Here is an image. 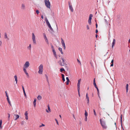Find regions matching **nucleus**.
Segmentation results:
<instances>
[{
	"label": "nucleus",
	"mask_w": 130,
	"mask_h": 130,
	"mask_svg": "<svg viewBox=\"0 0 130 130\" xmlns=\"http://www.w3.org/2000/svg\"><path fill=\"white\" fill-rule=\"evenodd\" d=\"M30 66V63L28 61H26L25 63L23 66V71L27 76H29V74L27 71L26 69L27 68Z\"/></svg>",
	"instance_id": "f257e3e1"
},
{
	"label": "nucleus",
	"mask_w": 130,
	"mask_h": 130,
	"mask_svg": "<svg viewBox=\"0 0 130 130\" xmlns=\"http://www.w3.org/2000/svg\"><path fill=\"white\" fill-rule=\"evenodd\" d=\"M44 3L46 6L49 9H50V3L49 1L48 0H45Z\"/></svg>",
	"instance_id": "f03ea898"
},
{
	"label": "nucleus",
	"mask_w": 130,
	"mask_h": 130,
	"mask_svg": "<svg viewBox=\"0 0 130 130\" xmlns=\"http://www.w3.org/2000/svg\"><path fill=\"white\" fill-rule=\"evenodd\" d=\"M45 21L46 22V24L47 26H48V27L52 31H53V29L52 27L50 24V23L49 21H48L47 18H45Z\"/></svg>",
	"instance_id": "7ed1b4c3"
},
{
	"label": "nucleus",
	"mask_w": 130,
	"mask_h": 130,
	"mask_svg": "<svg viewBox=\"0 0 130 130\" xmlns=\"http://www.w3.org/2000/svg\"><path fill=\"white\" fill-rule=\"evenodd\" d=\"M45 21L46 22V24L47 26H48V27L52 31H53V29L52 27L50 24V23L49 21H48L47 18H45Z\"/></svg>",
	"instance_id": "20e7f679"
},
{
	"label": "nucleus",
	"mask_w": 130,
	"mask_h": 130,
	"mask_svg": "<svg viewBox=\"0 0 130 130\" xmlns=\"http://www.w3.org/2000/svg\"><path fill=\"white\" fill-rule=\"evenodd\" d=\"M43 65L42 64H41L39 67V70L38 73L40 74H42L43 71Z\"/></svg>",
	"instance_id": "39448f33"
},
{
	"label": "nucleus",
	"mask_w": 130,
	"mask_h": 130,
	"mask_svg": "<svg viewBox=\"0 0 130 130\" xmlns=\"http://www.w3.org/2000/svg\"><path fill=\"white\" fill-rule=\"evenodd\" d=\"M100 121L103 128L105 129H106L107 128V127L106 124L105 122L104 121H102V120L101 119H100Z\"/></svg>",
	"instance_id": "423d86ee"
},
{
	"label": "nucleus",
	"mask_w": 130,
	"mask_h": 130,
	"mask_svg": "<svg viewBox=\"0 0 130 130\" xmlns=\"http://www.w3.org/2000/svg\"><path fill=\"white\" fill-rule=\"evenodd\" d=\"M62 61L61 62V60H60L59 62V64L61 66H63L65 65L66 64V63L65 62V61L63 58H61Z\"/></svg>",
	"instance_id": "0eeeda50"
},
{
	"label": "nucleus",
	"mask_w": 130,
	"mask_h": 130,
	"mask_svg": "<svg viewBox=\"0 0 130 130\" xmlns=\"http://www.w3.org/2000/svg\"><path fill=\"white\" fill-rule=\"evenodd\" d=\"M32 39L33 41V43L34 44H36V40L35 36L34 35V34L33 33H32Z\"/></svg>",
	"instance_id": "6e6552de"
},
{
	"label": "nucleus",
	"mask_w": 130,
	"mask_h": 130,
	"mask_svg": "<svg viewBox=\"0 0 130 130\" xmlns=\"http://www.w3.org/2000/svg\"><path fill=\"white\" fill-rule=\"evenodd\" d=\"M61 43L64 50L66 49V46L64 41L62 38H61Z\"/></svg>",
	"instance_id": "1a4fd4ad"
},
{
	"label": "nucleus",
	"mask_w": 130,
	"mask_h": 130,
	"mask_svg": "<svg viewBox=\"0 0 130 130\" xmlns=\"http://www.w3.org/2000/svg\"><path fill=\"white\" fill-rule=\"evenodd\" d=\"M21 9L22 10H25L26 9V6L23 3L21 4Z\"/></svg>",
	"instance_id": "9d476101"
},
{
	"label": "nucleus",
	"mask_w": 130,
	"mask_h": 130,
	"mask_svg": "<svg viewBox=\"0 0 130 130\" xmlns=\"http://www.w3.org/2000/svg\"><path fill=\"white\" fill-rule=\"evenodd\" d=\"M68 3L69 5V9L72 12H73V8L72 6L71 5L70 3V2H69Z\"/></svg>",
	"instance_id": "9b49d317"
},
{
	"label": "nucleus",
	"mask_w": 130,
	"mask_h": 130,
	"mask_svg": "<svg viewBox=\"0 0 130 130\" xmlns=\"http://www.w3.org/2000/svg\"><path fill=\"white\" fill-rule=\"evenodd\" d=\"M53 53L54 54V55L56 59H57V56L56 54V52L55 51V50H53Z\"/></svg>",
	"instance_id": "f8f14e48"
},
{
	"label": "nucleus",
	"mask_w": 130,
	"mask_h": 130,
	"mask_svg": "<svg viewBox=\"0 0 130 130\" xmlns=\"http://www.w3.org/2000/svg\"><path fill=\"white\" fill-rule=\"evenodd\" d=\"M116 43V40L115 39H114L113 40V41L112 43V48H113V46L115 45Z\"/></svg>",
	"instance_id": "ddd939ff"
},
{
	"label": "nucleus",
	"mask_w": 130,
	"mask_h": 130,
	"mask_svg": "<svg viewBox=\"0 0 130 130\" xmlns=\"http://www.w3.org/2000/svg\"><path fill=\"white\" fill-rule=\"evenodd\" d=\"M47 107H48V110H47V109H46V111L47 112H51V109H50V107L48 105Z\"/></svg>",
	"instance_id": "4468645a"
},
{
	"label": "nucleus",
	"mask_w": 130,
	"mask_h": 130,
	"mask_svg": "<svg viewBox=\"0 0 130 130\" xmlns=\"http://www.w3.org/2000/svg\"><path fill=\"white\" fill-rule=\"evenodd\" d=\"M14 116H15V118L14 119V120H16L18 119L19 118V116L18 115L15 114Z\"/></svg>",
	"instance_id": "2eb2a0df"
},
{
	"label": "nucleus",
	"mask_w": 130,
	"mask_h": 130,
	"mask_svg": "<svg viewBox=\"0 0 130 130\" xmlns=\"http://www.w3.org/2000/svg\"><path fill=\"white\" fill-rule=\"evenodd\" d=\"M4 38L5 39H7L8 40L9 39L8 38V37L7 36V34L6 32L4 33Z\"/></svg>",
	"instance_id": "dca6fc26"
},
{
	"label": "nucleus",
	"mask_w": 130,
	"mask_h": 130,
	"mask_svg": "<svg viewBox=\"0 0 130 130\" xmlns=\"http://www.w3.org/2000/svg\"><path fill=\"white\" fill-rule=\"evenodd\" d=\"M31 44H29V46H28L27 47V49L29 50H31Z\"/></svg>",
	"instance_id": "f3484780"
},
{
	"label": "nucleus",
	"mask_w": 130,
	"mask_h": 130,
	"mask_svg": "<svg viewBox=\"0 0 130 130\" xmlns=\"http://www.w3.org/2000/svg\"><path fill=\"white\" fill-rule=\"evenodd\" d=\"M14 78L15 79V81H16V83L17 84V75H15L14 76Z\"/></svg>",
	"instance_id": "a211bd4d"
},
{
	"label": "nucleus",
	"mask_w": 130,
	"mask_h": 130,
	"mask_svg": "<svg viewBox=\"0 0 130 130\" xmlns=\"http://www.w3.org/2000/svg\"><path fill=\"white\" fill-rule=\"evenodd\" d=\"M36 99H35L34 100V102H33V104L34 106L35 107L36 106Z\"/></svg>",
	"instance_id": "6ab92c4d"
},
{
	"label": "nucleus",
	"mask_w": 130,
	"mask_h": 130,
	"mask_svg": "<svg viewBox=\"0 0 130 130\" xmlns=\"http://www.w3.org/2000/svg\"><path fill=\"white\" fill-rule=\"evenodd\" d=\"M128 84H126V92L127 93L128 92Z\"/></svg>",
	"instance_id": "aec40b11"
},
{
	"label": "nucleus",
	"mask_w": 130,
	"mask_h": 130,
	"mask_svg": "<svg viewBox=\"0 0 130 130\" xmlns=\"http://www.w3.org/2000/svg\"><path fill=\"white\" fill-rule=\"evenodd\" d=\"M93 84L95 88L97 87L95 82V78H94L93 80Z\"/></svg>",
	"instance_id": "412c9836"
},
{
	"label": "nucleus",
	"mask_w": 130,
	"mask_h": 130,
	"mask_svg": "<svg viewBox=\"0 0 130 130\" xmlns=\"http://www.w3.org/2000/svg\"><path fill=\"white\" fill-rule=\"evenodd\" d=\"M37 98V99L39 100H40L42 99V97L40 95H38Z\"/></svg>",
	"instance_id": "4be33fe9"
},
{
	"label": "nucleus",
	"mask_w": 130,
	"mask_h": 130,
	"mask_svg": "<svg viewBox=\"0 0 130 130\" xmlns=\"http://www.w3.org/2000/svg\"><path fill=\"white\" fill-rule=\"evenodd\" d=\"M96 88V89H97V91L98 92V95L99 97V98L100 99V97L99 96V90L97 87Z\"/></svg>",
	"instance_id": "5701e85b"
},
{
	"label": "nucleus",
	"mask_w": 130,
	"mask_h": 130,
	"mask_svg": "<svg viewBox=\"0 0 130 130\" xmlns=\"http://www.w3.org/2000/svg\"><path fill=\"white\" fill-rule=\"evenodd\" d=\"M80 83L78 82L77 84V89H80Z\"/></svg>",
	"instance_id": "b1692460"
},
{
	"label": "nucleus",
	"mask_w": 130,
	"mask_h": 130,
	"mask_svg": "<svg viewBox=\"0 0 130 130\" xmlns=\"http://www.w3.org/2000/svg\"><path fill=\"white\" fill-rule=\"evenodd\" d=\"M62 80L63 81H65V79L64 78V75L63 74H62Z\"/></svg>",
	"instance_id": "393cba45"
},
{
	"label": "nucleus",
	"mask_w": 130,
	"mask_h": 130,
	"mask_svg": "<svg viewBox=\"0 0 130 130\" xmlns=\"http://www.w3.org/2000/svg\"><path fill=\"white\" fill-rule=\"evenodd\" d=\"M92 14H90L89 16V20H91L92 19Z\"/></svg>",
	"instance_id": "a878e982"
},
{
	"label": "nucleus",
	"mask_w": 130,
	"mask_h": 130,
	"mask_svg": "<svg viewBox=\"0 0 130 130\" xmlns=\"http://www.w3.org/2000/svg\"><path fill=\"white\" fill-rule=\"evenodd\" d=\"M85 117H87L88 115L87 112L86 110H85Z\"/></svg>",
	"instance_id": "bb28decb"
},
{
	"label": "nucleus",
	"mask_w": 130,
	"mask_h": 130,
	"mask_svg": "<svg viewBox=\"0 0 130 130\" xmlns=\"http://www.w3.org/2000/svg\"><path fill=\"white\" fill-rule=\"evenodd\" d=\"M86 99H87V103L88 104L89 102V97H86Z\"/></svg>",
	"instance_id": "cd10ccee"
},
{
	"label": "nucleus",
	"mask_w": 130,
	"mask_h": 130,
	"mask_svg": "<svg viewBox=\"0 0 130 130\" xmlns=\"http://www.w3.org/2000/svg\"><path fill=\"white\" fill-rule=\"evenodd\" d=\"M122 115H121L120 117V121H121V123L122 124Z\"/></svg>",
	"instance_id": "c85d7f7f"
},
{
	"label": "nucleus",
	"mask_w": 130,
	"mask_h": 130,
	"mask_svg": "<svg viewBox=\"0 0 130 130\" xmlns=\"http://www.w3.org/2000/svg\"><path fill=\"white\" fill-rule=\"evenodd\" d=\"M60 71L61 72H62L63 71H65V70L64 68H62L60 69Z\"/></svg>",
	"instance_id": "c756f323"
},
{
	"label": "nucleus",
	"mask_w": 130,
	"mask_h": 130,
	"mask_svg": "<svg viewBox=\"0 0 130 130\" xmlns=\"http://www.w3.org/2000/svg\"><path fill=\"white\" fill-rule=\"evenodd\" d=\"M93 112H94V115L95 116H96V112H95V110H94V109L93 110Z\"/></svg>",
	"instance_id": "7c9ffc66"
},
{
	"label": "nucleus",
	"mask_w": 130,
	"mask_h": 130,
	"mask_svg": "<svg viewBox=\"0 0 130 130\" xmlns=\"http://www.w3.org/2000/svg\"><path fill=\"white\" fill-rule=\"evenodd\" d=\"M88 22L89 24L90 25L91 24V20H88Z\"/></svg>",
	"instance_id": "2f4dec72"
},
{
	"label": "nucleus",
	"mask_w": 130,
	"mask_h": 130,
	"mask_svg": "<svg viewBox=\"0 0 130 130\" xmlns=\"http://www.w3.org/2000/svg\"><path fill=\"white\" fill-rule=\"evenodd\" d=\"M43 35H44V38L45 39H47V38L46 37V35H45V34H44V33L43 34Z\"/></svg>",
	"instance_id": "473e14b6"
},
{
	"label": "nucleus",
	"mask_w": 130,
	"mask_h": 130,
	"mask_svg": "<svg viewBox=\"0 0 130 130\" xmlns=\"http://www.w3.org/2000/svg\"><path fill=\"white\" fill-rule=\"evenodd\" d=\"M78 89V95H79V96L80 97V92H79L80 89Z\"/></svg>",
	"instance_id": "72a5a7b5"
},
{
	"label": "nucleus",
	"mask_w": 130,
	"mask_h": 130,
	"mask_svg": "<svg viewBox=\"0 0 130 130\" xmlns=\"http://www.w3.org/2000/svg\"><path fill=\"white\" fill-rule=\"evenodd\" d=\"M51 48L52 49V51H53V50H55L54 46L52 45H51Z\"/></svg>",
	"instance_id": "f704fd0d"
},
{
	"label": "nucleus",
	"mask_w": 130,
	"mask_h": 130,
	"mask_svg": "<svg viewBox=\"0 0 130 130\" xmlns=\"http://www.w3.org/2000/svg\"><path fill=\"white\" fill-rule=\"evenodd\" d=\"M45 126V125H44V124H41V125H40L39 126V127H42V126Z\"/></svg>",
	"instance_id": "c9c22d12"
},
{
	"label": "nucleus",
	"mask_w": 130,
	"mask_h": 130,
	"mask_svg": "<svg viewBox=\"0 0 130 130\" xmlns=\"http://www.w3.org/2000/svg\"><path fill=\"white\" fill-rule=\"evenodd\" d=\"M25 116H28V113L27 112V111H26L25 113Z\"/></svg>",
	"instance_id": "e433bc0d"
},
{
	"label": "nucleus",
	"mask_w": 130,
	"mask_h": 130,
	"mask_svg": "<svg viewBox=\"0 0 130 130\" xmlns=\"http://www.w3.org/2000/svg\"><path fill=\"white\" fill-rule=\"evenodd\" d=\"M5 92L6 94V96L7 97V98H9L8 95L7 93V92L6 91H5Z\"/></svg>",
	"instance_id": "4c0bfd02"
},
{
	"label": "nucleus",
	"mask_w": 130,
	"mask_h": 130,
	"mask_svg": "<svg viewBox=\"0 0 130 130\" xmlns=\"http://www.w3.org/2000/svg\"><path fill=\"white\" fill-rule=\"evenodd\" d=\"M85 121H87V117H85Z\"/></svg>",
	"instance_id": "58836bf2"
},
{
	"label": "nucleus",
	"mask_w": 130,
	"mask_h": 130,
	"mask_svg": "<svg viewBox=\"0 0 130 130\" xmlns=\"http://www.w3.org/2000/svg\"><path fill=\"white\" fill-rule=\"evenodd\" d=\"M59 50L61 52L62 51V49L61 48L59 47Z\"/></svg>",
	"instance_id": "ea45409f"
},
{
	"label": "nucleus",
	"mask_w": 130,
	"mask_h": 130,
	"mask_svg": "<svg viewBox=\"0 0 130 130\" xmlns=\"http://www.w3.org/2000/svg\"><path fill=\"white\" fill-rule=\"evenodd\" d=\"M7 100L8 102H10L9 100V98H7Z\"/></svg>",
	"instance_id": "a19ab883"
},
{
	"label": "nucleus",
	"mask_w": 130,
	"mask_h": 130,
	"mask_svg": "<svg viewBox=\"0 0 130 130\" xmlns=\"http://www.w3.org/2000/svg\"><path fill=\"white\" fill-rule=\"evenodd\" d=\"M66 80H67V81H70L69 79V78L68 77H67L66 78Z\"/></svg>",
	"instance_id": "79ce46f5"
},
{
	"label": "nucleus",
	"mask_w": 130,
	"mask_h": 130,
	"mask_svg": "<svg viewBox=\"0 0 130 130\" xmlns=\"http://www.w3.org/2000/svg\"><path fill=\"white\" fill-rule=\"evenodd\" d=\"M22 89H23V92H25L24 88L23 86H22Z\"/></svg>",
	"instance_id": "37998d69"
},
{
	"label": "nucleus",
	"mask_w": 130,
	"mask_h": 130,
	"mask_svg": "<svg viewBox=\"0 0 130 130\" xmlns=\"http://www.w3.org/2000/svg\"><path fill=\"white\" fill-rule=\"evenodd\" d=\"M55 120L56 121V123H57V124L58 125H59L58 122L57 120L56 119H55Z\"/></svg>",
	"instance_id": "c03bdc74"
},
{
	"label": "nucleus",
	"mask_w": 130,
	"mask_h": 130,
	"mask_svg": "<svg viewBox=\"0 0 130 130\" xmlns=\"http://www.w3.org/2000/svg\"><path fill=\"white\" fill-rule=\"evenodd\" d=\"M45 41H46V42H47V43L48 44V40H47V39H45Z\"/></svg>",
	"instance_id": "a18cd8bd"
},
{
	"label": "nucleus",
	"mask_w": 130,
	"mask_h": 130,
	"mask_svg": "<svg viewBox=\"0 0 130 130\" xmlns=\"http://www.w3.org/2000/svg\"><path fill=\"white\" fill-rule=\"evenodd\" d=\"M2 42L0 40V46H1L2 45Z\"/></svg>",
	"instance_id": "49530a36"
},
{
	"label": "nucleus",
	"mask_w": 130,
	"mask_h": 130,
	"mask_svg": "<svg viewBox=\"0 0 130 130\" xmlns=\"http://www.w3.org/2000/svg\"><path fill=\"white\" fill-rule=\"evenodd\" d=\"M86 27H87V29L88 30L89 29V26L88 25H87L86 26Z\"/></svg>",
	"instance_id": "de8ad7c7"
},
{
	"label": "nucleus",
	"mask_w": 130,
	"mask_h": 130,
	"mask_svg": "<svg viewBox=\"0 0 130 130\" xmlns=\"http://www.w3.org/2000/svg\"><path fill=\"white\" fill-rule=\"evenodd\" d=\"M36 12L38 14L39 13V11L38 10H37L36 11Z\"/></svg>",
	"instance_id": "09e8293b"
},
{
	"label": "nucleus",
	"mask_w": 130,
	"mask_h": 130,
	"mask_svg": "<svg viewBox=\"0 0 130 130\" xmlns=\"http://www.w3.org/2000/svg\"><path fill=\"white\" fill-rule=\"evenodd\" d=\"M8 120H9V118H10V114L9 113L8 114Z\"/></svg>",
	"instance_id": "8fccbe9b"
},
{
	"label": "nucleus",
	"mask_w": 130,
	"mask_h": 130,
	"mask_svg": "<svg viewBox=\"0 0 130 130\" xmlns=\"http://www.w3.org/2000/svg\"><path fill=\"white\" fill-rule=\"evenodd\" d=\"M2 120H1L0 121V126H1V125H2Z\"/></svg>",
	"instance_id": "3c124183"
},
{
	"label": "nucleus",
	"mask_w": 130,
	"mask_h": 130,
	"mask_svg": "<svg viewBox=\"0 0 130 130\" xmlns=\"http://www.w3.org/2000/svg\"><path fill=\"white\" fill-rule=\"evenodd\" d=\"M69 82H70V81H67L66 82V85H68Z\"/></svg>",
	"instance_id": "603ef678"
},
{
	"label": "nucleus",
	"mask_w": 130,
	"mask_h": 130,
	"mask_svg": "<svg viewBox=\"0 0 130 130\" xmlns=\"http://www.w3.org/2000/svg\"><path fill=\"white\" fill-rule=\"evenodd\" d=\"M77 61L79 63H80V64H81L80 62V61L78 59H77Z\"/></svg>",
	"instance_id": "864d4df0"
},
{
	"label": "nucleus",
	"mask_w": 130,
	"mask_h": 130,
	"mask_svg": "<svg viewBox=\"0 0 130 130\" xmlns=\"http://www.w3.org/2000/svg\"><path fill=\"white\" fill-rule=\"evenodd\" d=\"M24 92V95H25V97H26V93H25V92Z\"/></svg>",
	"instance_id": "5fc2aeb1"
},
{
	"label": "nucleus",
	"mask_w": 130,
	"mask_h": 130,
	"mask_svg": "<svg viewBox=\"0 0 130 130\" xmlns=\"http://www.w3.org/2000/svg\"><path fill=\"white\" fill-rule=\"evenodd\" d=\"M25 119L26 120H27L28 119V116H25Z\"/></svg>",
	"instance_id": "6e6d98bb"
},
{
	"label": "nucleus",
	"mask_w": 130,
	"mask_h": 130,
	"mask_svg": "<svg viewBox=\"0 0 130 130\" xmlns=\"http://www.w3.org/2000/svg\"><path fill=\"white\" fill-rule=\"evenodd\" d=\"M111 62V63H113V59H112V60Z\"/></svg>",
	"instance_id": "4d7b16f0"
},
{
	"label": "nucleus",
	"mask_w": 130,
	"mask_h": 130,
	"mask_svg": "<svg viewBox=\"0 0 130 130\" xmlns=\"http://www.w3.org/2000/svg\"><path fill=\"white\" fill-rule=\"evenodd\" d=\"M105 22H106V23L107 24H108V22L106 20H105Z\"/></svg>",
	"instance_id": "13d9d810"
},
{
	"label": "nucleus",
	"mask_w": 130,
	"mask_h": 130,
	"mask_svg": "<svg viewBox=\"0 0 130 130\" xmlns=\"http://www.w3.org/2000/svg\"><path fill=\"white\" fill-rule=\"evenodd\" d=\"M81 81V79H79L78 80V82L80 83Z\"/></svg>",
	"instance_id": "bf43d9fd"
},
{
	"label": "nucleus",
	"mask_w": 130,
	"mask_h": 130,
	"mask_svg": "<svg viewBox=\"0 0 130 130\" xmlns=\"http://www.w3.org/2000/svg\"><path fill=\"white\" fill-rule=\"evenodd\" d=\"M8 103H9V104L10 105V106H11V103L10 102H9Z\"/></svg>",
	"instance_id": "052dcab7"
},
{
	"label": "nucleus",
	"mask_w": 130,
	"mask_h": 130,
	"mask_svg": "<svg viewBox=\"0 0 130 130\" xmlns=\"http://www.w3.org/2000/svg\"><path fill=\"white\" fill-rule=\"evenodd\" d=\"M113 63H112L110 65V66L112 67L113 66Z\"/></svg>",
	"instance_id": "680f3d73"
},
{
	"label": "nucleus",
	"mask_w": 130,
	"mask_h": 130,
	"mask_svg": "<svg viewBox=\"0 0 130 130\" xmlns=\"http://www.w3.org/2000/svg\"><path fill=\"white\" fill-rule=\"evenodd\" d=\"M98 32V31L97 29H96V30L95 32L96 33H97Z\"/></svg>",
	"instance_id": "e2e57ef3"
},
{
	"label": "nucleus",
	"mask_w": 130,
	"mask_h": 130,
	"mask_svg": "<svg viewBox=\"0 0 130 130\" xmlns=\"http://www.w3.org/2000/svg\"><path fill=\"white\" fill-rule=\"evenodd\" d=\"M96 28H97V27H98V24H97V23H96Z\"/></svg>",
	"instance_id": "0e129e2a"
},
{
	"label": "nucleus",
	"mask_w": 130,
	"mask_h": 130,
	"mask_svg": "<svg viewBox=\"0 0 130 130\" xmlns=\"http://www.w3.org/2000/svg\"><path fill=\"white\" fill-rule=\"evenodd\" d=\"M88 97V94L87 93L86 94V97Z\"/></svg>",
	"instance_id": "69168bd1"
},
{
	"label": "nucleus",
	"mask_w": 130,
	"mask_h": 130,
	"mask_svg": "<svg viewBox=\"0 0 130 130\" xmlns=\"http://www.w3.org/2000/svg\"><path fill=\"white\" fill-rule=\"evenodd\" d=\"M24 123V121H22L21 123L22 125H23Z\"/></svg>",
	"instance_id": "338daca9"
},
{
	"label": "nucleus",
	"mask_w": 130,
	"mask_h": 130,
	"mask_svg": "<svg viewBox=\"0 0 130 130\" xmlns=\"http://www.w3.org/2000/svg\"><path fill=\"white\" fill-rule=\"evenodd\" d=\"M128 42L129 43H130V39H129V40H128Z\"/></svg>",
	"instance_id": "774afa93"
}]
</instances>
